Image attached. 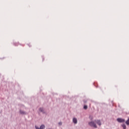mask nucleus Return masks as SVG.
I'll use <instances>...</instances> for the list:
<instances>
[{
  "label": "nucleus",
  "instance_id": "6",
  "mask_svg": "<svg viewBox=\"0 0 129 129\" xmlns=\"http://www.w3.org/2000/svg\"><path fill=\"white\" fill-rule=\"evenodd\" d=\"M122 126L123 129H126V126H125V125L124 124H123L122 125Z\"/></svg>",
  "mask_w": 129,
  "mask_h": 129
},
{
  "label": "nucleus",
  "instance_id": "11",
  "mask_svg": "<svg viewBox=\"0 0 129 129\" xmlns=\"http://www.w3.org/2000/svg\"><path fill=\"white\" fill-rule=\"evenodd\" d=\"M36 129H40V128L38 127L37 126H35Z\"/></svg>",
  "mask_w": 129,
  "mask_h": 129
},
{
  "label": "nucleus",
  "instance_id": "8",
  "mask_svg": "<svg viewBox=\"0 0 129 129\" xmlns=\"http://www.w3.org/2000/svg\"><path fill=\"white\" fill-rule=\"evenodd\" d=\"M43 110H44V109H43V108H39V111H40L43 112Z\"/></svg>",
  "mask_w": 129,
  "mask_h": 129
},
{
  "label": "nucleus",
  "instance_id": "2",
  "mask_svg": "<svg viewBox=\"0 0 129 129\" xmlns=\"http://www.w3.org/2000/svg\"><path fill=\"white\" fill-rule=\"evenodd\" d=\"M117 120L118 122H124V121H125L124 119H122V118H117Z\"/></svg>",
  "mask_w": 129,
  "mask_h": 129
},
{
  "label": "nucleus",
  "instance_id": "4",
  "mask_svg": "<svg viewBox=\"0 0 129 129\" xmlns=\"http://www.w3.org/2000/svg\"><path fill=\"white\" fill-rule=\"evenodd\" d=\"M73 121L75 124L77 123V119H76V118H74L73 119Z\"/></svg>",
  "mask_w": 129,
  "mask_h": 129
},
{
  "label": "nucleus",
  "instance_id": "10",
  "mask_svg": "<svg viewBox=\"0 0 129 129\" xmlns=\"http://www.w3.org/2000/svg\"><path fill=\"white\" fill-rule=\"evenodd\" d=\"M58 124H59V125H62V122H59V123H58Z\"/></svg>",
  "mask_w": 129,
  "mask_h": 129
},
{
  "label": "nucleus",
  "instance_id": "3",
  "mask_svg": "<svg viewBox=\"0 0 129 129\" xmlns=\"http://www.w3.org/2000/svg\"><path fill=\"white\" fill-rule=\"evenodd\" d=\"M95 122H96L97 124H98V125H101L100 120H95Z\"/></svg>",
  "mask_w": 129,
  "mask_h": 129
},
{
  "label": "nucleus",
  "instance_id": "1",
  "mask_svg": "<svg viewBox=\"0 0 129 129\" xmlns=\"http://www.w3.org/2000/svg\"><path fill=\"white\" fill-rule=\"evenodd\" d=\"M89 125H90V126H93L95 128H97V126L96 125V124H95L94 123V121L89 122Z\"/></svg>",
  "mask_w": 129,
  "mask_h": 129
},
{
  "label": "nucleus",
  "instance_id": "9",
  "mask_svg": "<svg viewBox=\"0 0 129 129\" xmlns=\"http://www.w3.org/2000/svg\"><path fill=\"white\" fill-rule=\"evenodd\" d=\"M87 108H88L87 105H85V106H84V109H87Z\"/></svg>",
  "mask_w": 129,
  "mask_h": 129
},
{
  "label": "nucleus",
  "instance_id": "5",
  "mask_svg": "<svg viewBox=\"0 0 129 129\" xmlns=\"http://www.w3.org/2000/svg\"><path fill=\"white\" fill-rule=\"evenodd\" d=\"M45 128V125H41L40 127V129H44Z\"/></svg>",
  "mask_w": 129,
  "mask_h": 129
},
{
  "label": "nucleus",
  "instance_id": "7",
  "mask_svg": "<svg viewBox=\"0 0 129 129\" xmlns=\"http://www.w3.org/2000/svg\"><path fill=\"white\" fill-rule=\"evenodd\" d=\"M20 112L21 114H25V112H24V111L20 110Z\"/></svg>",
  "mask_w": 129,
  "mask_h": 129
}]
</instances>
